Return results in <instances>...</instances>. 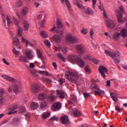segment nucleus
<instances>
[{
  "mask_svg": "<svg viewBox=\"0 0 127 127\" xmlns=\"http://www.w3.org/2000/svg\"><path fill=\"white\" fill-rule=\"evenodd\" d=\"M56 23L57 27V28H58V29H59V28H62V27H63V25H62L61 21L59 19L57 20Z\"/></svg>",
  "mask_w": 127,
  "mask_h": 127,
  "instance_id": "35",
  "label": "nucleus"
},
{
  "mask_svg": "<svg viewBox=\"0 0 127 127\" xmlns=\"http://www.w3.org/2000/svg\"><path fill=\"white\" fill-rule=\"evenodd\" d=\"M99 9L103 11V16L105 18H108V14H107V11L104 9V8L102 6H98Z\"/></svg>",
  "mask_w": 127,
  "mask_h": 127,
  "instance_id": "31",
  "label": "nucleus"
},
{
  "mask_svg": "<svg viewBox=\"0 0 127 127\" xmlns=\"http://www.w3.org/2000/svg\"><path fill=\"white\" fill-rule=\"evenodd\" d=\"M65 75L66 79L70 81V82H72V83H75L78 80V78H79L77 72L70 70L66 71Z\"/></svg>",
  "mask_w": 127,
  "mask_h": 127,
  "instance_id": "4",
  "label": "nucleus"
},
{
  "mask_svg": "<svg viewBox=\"0 0 127 127\" xmlns=\"http://www.w3.org/2000/svg\"><path fill=\"white\" fill-rule=\"evenodd\" d=\"M84 13L85 14H88L89 15H92V14H94V11L90 7L86 8L85 9Z\"/></svg>",
  "mask_w": 127,
  "mask_h": 127,
  "instance_id": "24",
  "label": "nucleus"
},
{
  "mask_svg": "<svg viewBox=\"0 0 127 127\" xmlns=\"http://www.w3.org/2000/svg\"><path fill=\"white\" fill-rule=\"evenodd\" d=\"M83 96L84 97V98H88V97H89V96H90V94H89L88 93H86V92H84L83 93Z\"/></svg>",
  "mask_w": 127,
  "mask_h": 127,
  "instance_id": "63",
  "label": "nucleus"
},
{
  "mask_svg": "<svg viewBox=\"0 0 127 127\" xmlns=\"http://www.w3.org/2000/svg\"><path fill=\"white\" fill-rule=\"evenodd\" d=\"M12 52L14 54H15V55H18V54H19V51H16V49H15V48L13 49Z\"/></svg>",
  "mask_w": 127,
  "mask_h": 127,
  "instance_id": "58",
  "label": "nucleus"
},
{
  "mask_svg": "<svg viewBox=\"0 0 127 127\" xmlns=\"http://www.w3.org/2000/svg\"><path fill=\"white\" fill-rule=\"evenodd\" d=\"M61 1L62 2V3H63L64 2V1H65V4L67 6L68 11H69V12H71L72 10H71V5L70 4V2H69V0H61Z\"/></svg>",
  "mask_w": 127,
  "mask_h": 127,
  "instance_id": "22",
  "label": "nucleus"
},
{
  "mask_svg": "<svg viewBox=\"0 0 127 127\" xmlns=\"http://www.w3.org/2000/svg\"><path fill=\"white\" fill-rule=\"evenodd\" d=\"M115 110H116V111H118V112H119V113H122V109H121V108H120V107L119 106H116L115 108Z\"/></svg>",
  "mask_w": 127,
  "mask_h": 127,
  "instance_id": "61",
  "label": "nucleus"
},
{
  "mask_svg": "<svg viewBox=\"0 0 127 127\" xmlns=\"http://www.w3.org/2000/svg\"><path fill=\"white\" fill-rule=\"evenodd\" d=\"M70 100L71 101H73V102H74V103H77V98L74 95H71Z\"/></svg>",
  "mask_w": 127,
  "mask_h": 127,
  "instance_id": "49",
  "label": "nucleus"
},
{
  "mask_svg": "<svg viewBox=\"0 0 127 127\" xmlns=\"http://www.w3.org/2000/svg\"><path fill=\"white\" fill-rule=\"evenodd\" d=\"M94 34H95V32H94V30L93 29H90V36L92 39H93V36H94Z\"/></svg>",
  "mask_w": 127,
  "mask_h": 127,
  "instance_id": "56",
  "label": "nucleus"
},
{
  "mask_svg": "<svg viewBox=\"0 0 127 127\" xmlns=\"http://www.w3.org/2000/svg\"><path fill=\"white\" fill-rule=\"evenodd\" d=\"M2 77L3 79H5V80L8 81L9 82H11L12 83H16V84H19L20 83V81L16 80L14 78L5 74L2 75Z\"/></svg>",
  "mask_w": 127,
  "mask_h": 127,
  "instance_id": "9",
  "label": "nucleus"
},
{
  "mask_svg": "<svg viewBox=\"0 0 127 127\" xmlns=\"http://www.w3.org/2000/svg\"><path fill=\"white\" fill-rule=\"evenodd\" d=\"M58 57H59L62 61H65V58L62 55H61V54H58Z\"/></svg>",
  "mask_w": 127,
  "mask_h": 127,
  "instance_id": "54",
  "label": "nucleus"
},
{
  "mask_svg": "<svg viewBox=\"0 0 127 127\" xmlns=\"http://www.w3.org/2000/svg\"><path fill=\"white\" fill-rule=\"evenodd\" d=\"M75 49L79 54H84L85 53V50L84 48L81 45H77L76 46Z\"/></svg>",
  "mask_w": 127,
  "mask_h": 127,
  "instance_id": "13",
  "label": "nucleus"
},
{
  "mask_svg": "<svg viewBox=\"0 0 127 127\" xmlns=\"http://www.w3.org/2000/svg\"><path fill=\"white\" fill-rule=\"evenodd\" d=\"M66 39L68 42H70L71 44H74L78 42V39H77V38L72 36L71 34H67L66 37Z\"/></svg>",
  "mask_w": 127,
  "mask_h": 127,
  "instance_id": "7",
  "label": "nucleus"
},
{
  "mask_svg": "<svg viewBox=\"0 0 127 127\" xmlns=\"http://www.w3.org/2000/svg\"><path fill=\"white\" fill-rule=\"evenodd\" d=\"M25 116L27 120L30 119V114H29V113H27V114H26L25 115Z\"/></svg>",
  "mask_w": 127,
  "mask_h": 127,
  "instance_id": "64",
  "label": "nucleus"
},
{
  "mask_svg": "<svg viewBox=\"0 0 127 127\" xmlns=\"http://www.w3.org/2000/svg\"><path fill=\"white\" fill-rule=\"evenodd\" d=\"M106 25L108 28H115L116 27V21L108 19L106 21Z\"/></svg>",
  "mask_w": 127,
  "mask_h": 127,
  "instance_id": "10",
  "label": "nucleus"
},
{
  "mask_svg": "<svg viewBox=\"0 0 127 127\" xmlns=\"http://www.w3.org/2000/svg\"><path fill=\"white\" fill-rule=\"evenodd\" d=\"M30 108L32 110H36L38 108V104L36 102H32L30 104Z\"/></svg>",
  "mask_w": 127,
  "mask_h": 127,
  "instance_id": "28",
  "label": "nucleus"
},
{
  "mask_svg": "<svg viewBox=\"0 0 127 127\" xmlns=\"http://www.w3.org/2000/svg\"><path fill=\"white\" fill-rule=\"evenodd\" d=\"M71 112L72 114H73L74 117L76 118H79V117H81V115H82L81 112H80L79 110L76 108H73L71 110Z\"/></svg>",
  "mask_w": 127,
  "mask_h": 127,
  "instance_id": "17",
  "label": "nucleus"
},
{
  "mask_svg": "<svg viewBox=\"0 0 127 127\" xmlns=\"http://www.w3.org/2000/svg\"><path fill=\"white\" fill-rule=\"evenodd\" d=\"M16 5V6H17V7L22 6V1H21V0H18V1H17Z\"/></svg>",
  "mask_w": 127,
  "mask_h": 127,
  "instance_id": "52",
  "label": "nucleus"
},
{
  "mask_svg": "<svg viewBox=\"0 0 127 127\" xmlns=\"http://www.w3.org/2000/svg\"><path fill=\"white\" fill-rule=\"evenodd\" d=\"M59 120V119L58 118V117L56 116H53L51 117L50 119V120L51 121H55L56 122H58Z\"/></svg>",
  "mask_w": 127,
  "mask_h": 127,
  "instance_id": "55",
  "label": "nucleus"
},
{
  "mask_svg": "<svg viewBox=\"0 0 127 127\" xmlns=\"http://www.w3.org/2000/svg\"><path fill=\"white\" fill-rule=\"evenodd\" d=\"M22 35V28L20 27L17 29V36L18 37H21Z\"/></svg>",
  "mask_w": 127,
  "mask_h": 127,
  "instance_id": "39",
  "label": "nucleus"
},
{
  "mask_svg": "<svg viewBox=\"0 0 127 127\" xmlns=\"http://www.w3.org/2000/svg\"><path fill=\"white\" fill-rule=\"evenodd\" d=\"M120 36H121V33L118 32H115L113 34V38L115 40H119L120 39Z\"/></svg>",
  "mask_w": 127,
  "mask_h": 127,
  "instance_id": "29",
  "label": "nucleus"
},
{
  "mask_svg": "<svg viewBox=\"0 0 127 127\" xmlns=\"http://www.w3.org/2000/svg\"><path fill=\"white\" fill-rule=\"evenodd\" d=\"M40 34L43 38H46V37L48 36V34H47V33L45 31H41Z\"/></svg>",
  "mask_w": 127,
  "mask_h": 127,
  "instance_id": "41",
  "label": "nucleus"
},
{
  "mask_svg": "<svg viewBox=\"0 0 127 127\" xmlns=\"http://www.w3.org/2000/svg\"><path fill=\"white\" fill-rule=\"evenodd\" d=\"M99 71L100 74H101L102 77L105 78V77L106 76V74H105V73H107L108 72V69H107V67L104 66H100L99 68Z\"/></svg>",
  "mask_w": 127,
  "mask_h": 127,
  "instance_id": "11",
  "label": "nucleus"
},
{
  "mask_svg": "<svg viewBox=\"0 0 127 127\" xmlns=\"http://www.w3.org/2000/svg\"><path fill=\"white\" fill-rule=\"evenodd\" d=\"M28 13V8L27 7H24L21 11L22 16H25Z\"/></svg>",
  "mask_w": 127,
  "mask_h": 127,
  "instance_id": "23",
  "label": "nucleus"
},
{
  "mask_svg": "<svg viewBox=\"0 0 127 127\" xmlns=\"http://www.w3.org/2000/svg\"><path fill=\"white\" fill-rule=\"evenodd\" d=\"M28 58H27L26 56L25 55H22L19 57V61L21 63H28V60H27Z\"/></svg>",
  "mask_w": 127,
  "mask_h": 127,
  "instance_id": "18",
  "label": "nucleus"
},
{
  "mask_svg": "<svg viewBox=\"0 0 127 127\" xmlns=\"http://www.w3.org/2000/svg\"><path fill=\"white\" fill-rule=\"evenodd\" d=\"M84 70L87 74H91L92 71H91V69H90V67H89V66L86 65L85 66Z\"/></svg>",
  "mask_w": 127,
  "mask_h": 127,
  "instance_id": "42",
  "label": "nucleus"
},
{
  "mask_svg": "<svg viewBox=\"0 0 127 127\" xmlns=\"http://www.w3.org/2000/svg\"><path fill=\"white\" fill-rule=\"evenodd\" d=\"M12 89L14 93H18L19 91V86L17 85H14L12 86Z\"/></svg>",
  "mask_w": 127,
  "mask_h": 127,
  "instance_id": "34",
  "label": "nucleus"
},
{
  "mask_svg": "<svg viewBox=\"0 0 127 127\" xmlns=\"http://www.w3.org/2000/svg\"><path fill=\"white\" fill-rule=\"evenodd\" d=\"M42 82H44V83H51L52 81L49 79L46 78L45 77H43L42 79Z\"/></svg>",
  "mask_w": 127,
  "mask_h": 127,
  "instance_id": "44",
  "label": "nucleus"
},
{
  "mask_svg": "<svg viewBox=\"0 0 127 127\" xmlns=\"http://www.w3.org/2000/svg\"><path fill=\"white\" fill-rule=\"evenodd\" d=\"M21 42H23L24 43H25L26 47L28 46V45H30V46L32 47L33 46V44L29 42L26 39L24 38V37H22L21 40Z\"/></svg>",
  "mask_w": 127,
  "mask_h": 127,
  "instance_id": "21",
  "label": "nucleus"
},
{
  "mask_svg": "<svg viewBox=\"0 0 127 127\" xmlns=\"http://www.w3.org/2000/svg\"><path fill=\"white\" fill-rule=\"evenodd\" d=\"M31 73L32 75H33V76H34V77H38V76L37 73L36 72V70H31Z\"/></svg>",
  "mask_w": 127,
  "mask_h": 127,
  "instance_id": "57",
  "label": "nucleus"
},
{
  "mask_svg": "<svg viewBox=\"0 0 127 127\" xmlns=\"http://www.w3.org/2000/svg\"><path fill=\"white\" fill-rule=\"evenodd\" d=\"M121 36L122 37H127V30L126 29H121L120 31Z\"/></svg>",
  "mask_w": 127,
  "mask_h": 127,
  "instance_id": "25",
  "label": "nucleus"
},
{
  "mask_svg": "<svg viewBox=\"0 0 127 127\" xmlns=\"http://www.w3.org/2000/svg\"><path fill=\"white\" fill-rule=\"evenodd\" d=\"M57 95L61 99H64L65 98V92L61 90H57Z\"/></svg>",
  "mask_w": 127,
  "mask_h": 127,
  "instance_id": "19",
  "label": "nucleus"
},
{
  "mask_svg": "<svg viewBox=\"0 0 127 127\" xmlns=\"http://www.w3.org/2000/svg\"><path fill=\"white\" fill-rule=\"evenodd\" d=\"M61 109V104L60 103H55L52 106V110L54 112L59 111Z\"/></svg>",
  "mask_w": 127,
  "mask_h": 127,
  "instance_id": "14",
  "label": "nucleus"
},
{
  "mask_svg": "<svg viewBox=\"0 0 127 127\" xmlns=\"http://www.w3.org/2000/svg\"><path fill=\"white\" fill-rule=\"evenodd\" d=\"M39 74L41 75H44V76H51V74H49V72L47 71H39Z\"/></svg>",
  "mask_w": 127,
  "mask_h": 127,
  "instance_id": "40",
  "label": "nucleus"
},
{
  "mask_svg": "<svg viewBox=\"0 0 127 127\" xmlns=\"http://www.w3.org/2000/svg\"><path fill=\"white\" fill-rule=\"evenodd\" d=\"M37 54L38 58H39V59H41V60H44V57H43L42 54L39 50H37Z\"/></svg>",
  "mask_w": 127,
  "mask_h": 127,
  "instance_id": "38",
  "label": "nucleus"
},
{
  "mask_svg": "<svg viewBox=\"0 0 127 127\" xmlns=\"http://www.w3.org/2000/svg\"><path fill=\"white\" fill-rule=\"evenodd\" d=\"M44 43L45 45L48 47V48H50V46H51V43H50V42L48 40H45L44 41Z\"/></svg>",
  "mask_w": 127,
  "mask_h": 127,
  "instance_id": "47",
  "label": "nucleus"
},
{
  "mask_svg": "<svg viewBox=\"0 0 127 127\" xmlns=\"http://www.w3.org/2000/svg\"><path fill=\"white\" fill-rule=\"evenodd\" d=\"M2 16L3 17V21L5 26H6L5 24L6 21L7 26H9L11 23H13L15 26H18L19 25V21L15 18V17H13V18H11L10 16L4 15L3 14H2Z\"/></svg>",
  "mask_w": 127,
  "mask_h": 127,
  "instance_id": "1",
  "label": "nucleus"
},
{
  "mask_svg": "<svg viewBox=\"0 0 127 127\" xmlns=\"http://www.w3.org/2000/svg\"><path fill=\"white\" fill-rule=\"evenodd\" d=\"M105 53L107 56L111 57L116 64L121 62V58H120L121 54H120L119 52L114 53L111 52H109L107 50H105Z\"/></svg>",
  "mask_w": 127,
  "mask_h": 127,
  "instance_id": "5",
  "label": "nucleus"
},
{
  "mask_svg": "<svg viewBox=\"0 0 127 127\" xmlns=\"http://www.w3.org/2000/svg\"><path fill=\"white\" fill-rule=\"evenodd\" d=\"M67 59L70 63H77L79 67H84V65H85L84 61L81 60V59L79 58L77 56L69 55L68 56Z\"/></svg>",
  "mask_w": 127,
  "mask_h": 127,
  "instance_id": "3",
  "label": "nucleus"
},
{
  "mask_svg": "<svg viewBox=\"0 0 127 127\" xmlns=\"http://www.w3.org/2000/svg\"><path fill=\"white\" fill-rule=\"evenodd\" d=\"M49 117H50V113L48 112H45L43 114V118L45 119H47V118H49Z\"/></svg>",
  "mask_w": 127,
  "mask_h": 127,
  "instance_id": "45",
  "label": "nucleus"
},
{
  "mask_svg": "<svg viewBox=\"0 0 127 127\" xmlns=\"http://www.w3.org/2000/svg\"><path fill=\"white\" fill-rule=\"evenodd\" d=\"M6 101L7 100H6V99H5V98L3 97H0V102L2 105L5 104V102H6Z\"/></svg>",
  "mask_w": 127,
  "mask_h": 127,
  "instance_id": "46",
  "label": "nucleus"
},
{
  "mask_svg": "<svg viewBox=\"0 0 127 127\" xmlns=\"http://www.w3.org/2000/svg\"><path fill=\"white\" fill-rule=\"evenodd\" d=\"M60 121L63 125H67L69 124V118L67 116H64L61 117Z\"/></svg>",
  "mask_w": 127,
  "mask_h": 127,
  "instance_id": "16",
  "label": "nucleus"
},
{
  "mask_svg": "<svg viewBox=\"0 0 127 127\" xmlns=\"http://www.w3.org/2000/svg\"><path fill=\"white\" fill-rule=\"evenodd\" d=\"M110 97L114 102H118V93L117 92H111Z\"/></svg>",
  "mask_w": 127,
  "mask_h": 127,
  "instance_id": "20",
  "label": "nucleus"
},
{
  "mask_svg": "<svg viewBox=\"0 0 127 127\" xmlns=\"http://www.w3.org/2000/svg\"><path fill=\"white\" fill-rule=\"evenodd\" d=\"M122 13H125V8L121 5L119 7V9L116 10V15L118 17V20L119 23H125V21L127 20V16L124 17V15Z\"/></svg>",
  "mask_w": 127,
  "mask_h": 127,
  "instance_id": "2",
  "label": "nucleus"
},
{
  "mask_svg": "<svg viewBox=\"0 0 127 127\" xmlns=\"http://www.w3.org/2000/svg\"><path fill=\"white\" fill-rule=\"evenodd\" d=\"M25 55L29 60H32L34 58V54L32 50L27 49L25 52Z\"/></svg>",
  "mask_w": 127,
  "mask_h": 127,
  "instance_id": "8",
  "label": "nucleus"
},
{
  "mask_svg": "<svg viewBox=\"0 0 127 127\" xmlns=\"http://www.w3.org/2000/svg\"><path fill=\"white\" fill-rule=\"evenodd\" d=\"M81 33H82V34H84V35H86V34L88 33V29L85 28H83L82 30L81 31Z\"/></svg>",
  "mask_w": 127,
  "mask_h": 127,
  "instance_id": "50",
  "label": "nucleus"
},
{
  "mask_svg": "<svg viewBox=\"0 0 127 127\" xmlns=\"http://www.w3.org/2000/svg\"><path fill=\"white\" fill-rule=\"evenodd\" d=\"M57 29H58V28H56V26H54V27H53L52 29H50V31H52V32L53 31H55L56 32Z\"/></svg>",
  "mask_w": 127,
  "mask_h": 127,
  "instance_id": "62",
  "label": "nucleus"
},
{
  "mask_svg": "<svg viewBox=\"0 0 127 127\" xmlns=\"http://www.w3.org/2000/svg\"><path fill=\"white\" fill-rule=\"evenodd\" d=\"M38 99L40 101H44V100L46 99V95H45L44 93H41L38 96Z\"/></svg>",
  "mask_w": 127,
  "mask_h": 127,
  "instance_id": "26",
  "label": "nucleus"
},
{
  "mask_svg": "<svg viewBox=\"0 0 127 127\" xmlns=\"http://www.w3.org/2000/svg\"><path fill=\"white\" fill-rule=\"evenodd\" d=\"M53 39L58 43H59L61 41V38L59 35H55L53 37Z\"/></svg>",
  "mask_w": 127,
  "mask_h": 127,
  "instance_id": "30",
  "label": "nucleus"
},
{
  "mask_svg": "<svg viewBox=\"0 0 127 127\" xmlns=\"http://www.w3.org/2000/svg\"><path fill=\"white\" fill-rule=\"evenodd\" d=\"M16 109H17V106L16 105L13 106V107H11L10 108L11 112H9L8 113V114L11 115V114H14V113H16V111H15V110H16Z\"/></svg>",
  "mask_w": 127,
  "mask_h": 127,
  "instance_id": "36",
  "label": "nucleus"
},
{
  "mask_svg": "<svg viewBox=\"0 0 127 127\" xmlns=\"http://www.w3.org/2000/svg\"><path fill=\"white\" fill-rule=\"evenodd\" d=\"M84 59H86V60H91V58L89 55H86L84 56Z\"/></svg>",
  "mask_w": 127,
  "mask_h": 127,
  "instance_id": "59",
  "label": "nucleus"
},
{
  "mask_svg": "<svg viewBox=\"0 0 127 127\" xmlns=\"http://www.w3.org/2000/svg\"><path fill=\"white\" fill-rule=\"evenodd\" d=\"M12 41H13V44L15 45V46H19L18 48H17L18 49H21L20 48V41H19V39H18L17 38L15 37H12Z\"/></svg>",
  "mask_w": 127,
  "mask_h": 127,
  "instance_id": "15",
  "label": "nucleus"
},
{
  "mask_svg": "<svg viewBox=\"0 0 127 127\" xmlns=\"http://www.w3.org/2000/svg\"><path fill=\"white\" fill-rule=\"evenodd\" d=\"M23 24L24 28V31H27V30H28V27H29V23H28V22L26 20H25L23 22Z\"/></svg>",
  "mask_w": 127,
  "mask_h": 127,
  "instance_id": "27",
  "label": "nucleus"
},
{
  "mask_svg": "<svg viewBox=\"0 0 127 127\" xmlns=\"http://www.w3.org/2000/svg\"><path fill=\"white\" fill-rule=\"evenodd\" d=\"M91 90H94V95H98V96H102L105 95V91L101 90L97 84H92L91 85Z\"/></svg>",
  "mask_w": 127,
  "mask_h": 127,
  "instance_id": "6",
  "label": "nucleus"
},
{
  "mask_svg": "<svg viewBox=\"0 0 127 127\" xmlns=\"http://www.w3.org/2000/svg\"><path fill=\"white\" fill-rule=\"evenodd\" d=\"M41 109H46L47 108V103L46 102H42L40 104Z\"/></svg>",
  "mask_w": 127,
  "mask_h": 127,
  "instance_id": "43",
  "label": "nucleus"
},
{
  "mask_svg": "<svg viewBox=\"0 0 127 127\" xmlns=\"http://www.w3.org/2000/svg\"><path fill=\"white\" fill-rule=\"evenodd\" d=\"M56 99L55 95L52 94L49 96V99L53 102Z\"/></svg>",
  "mask_w": 127,
  "mask_h": 127,
  "instance_id": "51",
  "label": "nucleus"
},
{
  "mask_svg": "<svg viewBox=\"0 0 127 127\" xmlns=\"http://www.w3.org/2000/svg\"><path fill=\"white\" fill-rule=\"evenodd\" d=\"M46 15V13L44 11H41L38 13V18L41 19L42 18V16H45Z\"/></svg>",
  "mask_w": 127,
  "mask_h": 127,
  "instance_id": "37",
  "label": "nucleus"
},
{
  "mask_svg": "<svg viewBox=\"0 0 127 127\" xmlns=\"http://www.w3.org/2000/svg\"><path fill=\"white\" fill-rule=\"evenodd\" d=\"M73 3H74V4L75 5H76V6L78 7V8H80V9H85V7L83 5V3L80 0H74Z\"/></svg>",
  "mask_w": 127,
  "mask_h": 127,
  "instance_id": "12",
  "label": "nucleus"
},
{
  "mask_svg": "<svg viewBox=\"0 0 127 127\" xmlns=\"http://www.w3.org/2000/svg\"><path fill=\"white\" fill-rule=\"evenodd\" d=\"M96 3H97V0H92V7L95 8V5H96Z\"/></svg>",
  "mask_w": 127,
  "mask_h": 127,
  "instance_id": "60",
  "label": "nucleus"
},
{
  "mask_svg": "<svg viewBox=\"0 0 127 127\" xmlns=\"http://www.w3.org/2000/svg\"><path fill=\"white\" fill-rule=\"evenodd\" d=\"M19 112L20 114H23L25 112V108L24 107H21L19 109Z\"/></svg>",
  "mask_w": 127,
  "mask_h": 127,
  "instance_id": "53",
  "label": "nucleus"
},
{
  "mask_svg": "<svg viewBox=\"0 0 127 127\" xmlns=\"http://www.w3.org/2000/svg\"><path fill=\"white\" fill-rule=\"evenodd\" d=\"M56 33L60 35L61 36H63V34H64V31L63 30H60L59 29H56Z\"/></svg>",
  "mask_w": 127,
  "mask_h": 127,
  "instance_id": "48",
  "label": "nucleus"
},
{
  "mask_svg": "<svg viewBox=\"0 0 127 127\" xmlns=\"http://www.w3.org/2000/svg\"><path fill=\"white\" fill-rule=\"evenodd\" d=\"M40 87L38 85L34 86L32 87V91L33 93H38L39 92Z\"/></svg>",
  "mask_w": 127,
  "mask_h": 127,
  "instance_id": "32",
  "label": "nucleus"
},
{
  "mask_svg": "<svg viewBox=\"0 0 127 127\" xmlns=\"http://www.w3.org/2000/svg\"><path fill=\"white\" fill-rule=\"evenodd\" d=\"M56 50L57 51H59V52H60V51L62 50L63 53H64V54L67 53L68 51V49L66 47H64L63 49H62L61 47H58L56 48Z\"/></svg>",
  "mask_w": 127,
  "mask_h": 127,
  "instance_id": "33",
  "label": "nucleus"
}]
</instances>
